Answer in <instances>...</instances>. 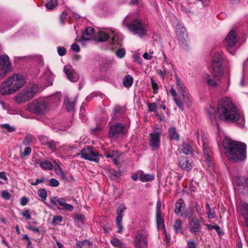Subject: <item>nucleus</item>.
Returning <instances> with one entry per match:
<instances>
[{
  "instance_id": "48",
  "label": "nucleus",
  "mask_w": 248,
  "mask_h": 248,
  "mask_svg": "<svg viewBox=\"0 0 248 248\" xmlns=\"http://www.w3.org/2000/svg\"><path fill=\"white\" fill-rule=\"evenodd\" d=\"M111 44H117L120 46H121V40H120L118 39V36L116 35V34H114L113 35V37L112 38L111 40Z\"/></svg>"
},
{
  "instance_id": "21",
  "label": "nucleus",
  "mask_w": 248,
  "mask_h": 248,
  "mask_svg": "<svg viewBox=\"0 0 248 248\" xmlns=\"http://www.w3.org/2000/svg\"><path fill=\"white\" fill-rule=\"evenodd\" d=\"M241 214L244 218L245 226L248 228V203L242 204L240 209Z\"/></svg>"
},
{
  "instance_id": "54",
  "label": "nucleus",
  "mask_w": 248,
  "mask_h": 248,
  "mask_svg": "<svg viewBox=\"0 0 248 248\" xmlns=\"http://www.w3.org/2000/svg\"><path fill=\"white\" fill-rule=\"evenodd\" d=\"M1 197L5 200H9L11 198V194L7 190H4L1 192Z\"/></svg>"
},
{
  "instance_id": "39",
  "label": "nucleus",
  "mask_w": 248,
  "mask_h": 248,
  "mask_svg": "<svg viewBox=\"0 0 248 248\" xmlns=\"http://www.w3.org/2000/svg\"><path fill=\"white\" fill-rule=\"evenodd\" d=\"M57 0H49L45 4L46 7L48 9H53L57 5Z\"/></svg>"
},
{
  "instance_id": "32",
  "label": "nucleus",
  "mask_w": 248,
  "mask_h": 248,
  "mask_svg": "<svg viewBox=\"0 0 248 248\" xmlns=\"http://www.w3.org/2000/svg\"><path fill=\"white\" fill-rule=\"evenodd\" d=\"M123 82L125 87H130L133 83V78L131 75H127L124 78Z\"/></svg>"
},
{
  "instance_id": "1",
  "label": "nucleus",
  "mask_w": 248,
  "mask_h": 248,
  "mask_svg": "<svg viewBox=\"0 0 248 248\" xmlns=\"http://www.w3.org/2000/svg\"><path fill=\"white\" fill-rule=\"evenodd\" d=\"M217 111L219 119L226 122L235 123L242 127L245 124V117L232 103L231 98L220 99L217 106Z\"/></svg>"
},
{
  "instance_id": "47",
  "label": "nucleus",
  "mask_w": 248,
  "mask_h": 248,
  "mask_svg": "<svg viewBox=\"0 0 248 248\" xmlns=\"http://www.w3.org/2000/svg\"><path fill=\"white\" fill-rule=\"evenodd\" d=\"M31 152V148L30 147H26L23 153H21L20 156L21 157L24 158L26 156L30 155Z\"/></svg>"
},
{
  "instance_id": "60",
  "label": "nucleus",
  "mask_w": 248,
  "mask_h": 248,
  "mask_svg": "<svg viewBox=\"0 0 248 248\" xmlns=\"http://www.w3.org/2000/svg\"><path fill=\"white\" fill-rule=\"evenodd\" d=\"M174 100L176 105L179 107L181 110L183 111L184 110V105L182 102L179 100L177 98L175 99Z\"/></svg>"
},
{
  "instance_id": "20",
  "label": "nucleus",
  "mask_w": 248,
  "mask_h": 248,
  "mask_svg": "<svg viewBox=\"0 0 248 248\" xmlns=\"http://www.w3.org/2000/svg\"><path fill=\"white\" fill-rule=\"evenodd\" d=\"M175 205V214L180 217L184 216V213L185 212V203L184 200L182 198L179 199L176 202Z\"/></svg>"
},
{
  "instance_id": "10",
  "label": "nucleus",
  "mask_w": 248,
  "mask_h": 248,
  "mask_svg": "<svg viewBox=\"0 0 248 248\" xmlns=\"http://www.w3.org/2000/svg\"><path fill=\"white\" fill-rule=\"evenodd\" d=\"M50 202L51 204L59 210L72 212L74 209L73 206L67 203L66 199L64 198H58L57 196H53L51 198Z\"/></svg>"
},
{
  "instance_id": "55",
  "label": "nucleus",
  "mask_w": 248,
  "mask_h": 248,
  "mask_svg": "<svg viewBox=\"0 0 248 248\" xmlns=\"http://www.w3.org/2000/svg\"><path fill=\"white\" fill-rule=\"evenodd\" d=\"M21 215L26 218V220H29L31 218V215L29 210H24Z\"/></svg>"
},
{
  "instance_id": "53",
  "label": "nucleus",
  "mask_w": 248,
  "mask_h": 248,
  "mask_svg": "<svg viewBox=\"0 0 248 248\" xmlns=\"http://www.w3.org/2000/svg\"><path fill=\"white\" fill-rule=\"evenodd\" d=\"M57 52L60 56H62L66 54V50L64 47L59 46L57 48Z\"/></svg>"
},
{
  "instance_id": "44",
  "label": "nucleus",
  "mask_w": 248,
  "mask_h": 248,
  "mask_svg": "<svg viewBox=\"0 0 248 248\" xmlns=\"http://www.w3.org/2000/svg\"><path fill=\"white\" fill-rule=\"evenodd\" d=\"M38 195L42 199V201L46 200L47 197V192L45 189L41 188L38 191Z\"/></svg>"
},
{
  "instance_id": "63",
  "label": "nucleus",
  "mask_w": 248,
  "mask_h": 248,
  "mask_svg": "<svg viewBox=\"0 0 248 248\" xmlns=\"http://www.w3.org/2000/svg\"><path fill=\"white\" fill-rule=\"evenodd\" d=\"M28 202H29V200L27 198H26L25 197H22L21 200V203H20L21 205L22 206H25L27 204Z\"/></svg>"
},
{
  "instance_id": "22",
  "label": "nucleus",
  "mask_w": 248,
  "mask_h": 248,
  "mask_svg": "<svg viewBox=\"0 0 248 248\" xmlns=\"http://www.w3.org/2000/svg\"><path fill=\"white\" fill-rule=\"evenodd\" d=\"M94 32V29L92 27L87 28L83 32L81 39L82 40H88L93 35Z\"/></svg>"
},
{
  "instance_id": "6",
  "label": "nucleus",
  "mask_w": 248,
  "mask_h": 248,
  "mask_svg": "<svg viewBox=\"0 0 248 248\" xmlns=\"http://www.w3.org/2000/svg\"><path fill=\"white\" fill-rule=\"evenodd\" d=\"M38 90L37 85H30L23 90L16 97L15 101L18 104L29 101L35 95Z\"/></svg>"
},
{
  "instance_id": "9",
  "label": "nucleus",
  "mask_w": 248,
  "mask_h": 248,
  "mask_svg": "<svg viewBox=\"0 0 248 248\" xmlns=\"http://www.w3.org/2000/svg\"><path fill=\"white\" fill-rule=\"evenodd\" d=\"M12 64L9 57L7 55H0V78H3L11 72Z\"/></svg>"
},
{
  "instance_id": "7",
  "label": "nucleus",
  "mask_w": 248,
  "mask_h": 248,
  "mask_svg": "<svg viewBox=\"0 0 248 248\" xmlns=\"http://www.w3.org/2000/svg\"><path fill=\"white\" fill-rule=\"evenodd\" d=\"M223 56L222 54L217 52L213 57L212 66L213 74L216 78H219L223 75Z\"/></svg>"
},
{
  "instance_id": "51",
  "label": "nucleus",
  "mask_w": 248,
  "mask_h": 248,
  "mask_svg": "<svg viewBox=\"0 0 248 248\" xmlns=\"http://www.w3.org/2000/svg\"><path fill=\"white\" fill-rule=\"evenodd\" d=\"M46 179L44 177L42 178V179H37L35 182H33L32 179H29V182L30 183V184L32 186H37L40 183H45V182Z\"/></svg>"
},
{
  "instance_id": "49",
  "label": "nucleus",
  "mask_w": 248,
  "mask_h": 248,
  "mask_svg": "<svg viewBox=\"0 0 248 248\" xmlns=\"http://www.w3.org/2000/svg\"><path fill=\"white\" fill-rule=\"evenodd\" d=\"M116 56L119 58H123L125 55V50L124 48H120L116 51Z\"/></svg>"
},
{
  "instance_id": "16",
  "label": "nucleus",
  "mask_w": 248,
  "mask_h": 248,
  "mask_svg": "<svg viewBox=\"0 0 248 248\" xmlns=\"http://www.w3.org/2000/svg\"><path fill=\"white\" fill-rule=\"evenodd\" d=\"M196 145L192 141H184L179 147L178 151L186 155H192L195 152Z\"/></svg>"
},
{
  "instance_id": "31",
  "label": "nucleus",
  "mask_w": 248,
  "mask_h": 248,
  "mask_svg": "<svg viewBox=\"0 0 248 248\" xmlns=\"http://www.w3.org/2000/svg\"><path fill=\"white\" fill-rule=\"evenodd\" d=\"M139 178L141 182H146L153 180L155 178V177L153 174H145L141 171Z\"/></svg>"
},
{
  "instance_id": "43",
  "label": "nucleus",
  "mask_w": 248,
  "mask_h": 248,
  "mask_svg": "<svg viewBox=\"0 0 248 248\" xmlns=\"http://www.w3.org/2000/svg\"><path fill=\"white\" fill-rule=\"evenodd\" d=\"M147 106L149 112H156L157 106L155 103H150L148 102Z\"/></svg>"
},
{
  "instance_id": "62",
  "label": "nucleus",
  "mask_w": 248,
  "mask_h": 248,
  "mask_svg": "<svg viewBox=\"0 0 248 248\" xmlns=\"http://www.w3.org/2000/svg\"><path fill=\"white\" fill-rule=\"evenodd\" d=\"M215 112V110L213 108H212L211 110H209L208 111V113L209 114L210 118L212 121H213V119H215V116L214 113Z\"/></svg>"
},
{
  "instance_id": "33",
  "label": "nucleus",
  "mask_w": 248,
  "mask_h": 248,
  "mask_svg": "<svg viewBox=\"0 0 248 248\" xmlns=\"http://www.w3.org/2000/svg\"><path fill=\"white\" fill-rule=\"evenodd\" d=\"M205 80L209 88H214L217 87L218 85L216 81L209 75L206 76Z\"/></svg>"
},
{
  "instance_id": "26",
  "label": "nucleus",
  "mask_w": 248,
  "mask_h": 248,
  "mask_svg": "<svg viewBox=\"0 0 248 248\" xmlns=\"http://www.w3.org/2000/svg\"><path fill=\"white\" fill-rule=\"evenodd\" d=\"M43 77L47 80L48 86L52 85L53 74L48 67L45 69Z\"/></svg>"
},
{
  "instance_id": "17",
  "label": "nucleus",
  "mask_w": 248,
  "mask_h": 248,
  "mask_svg": "<svg viewBox=\"0 0 248 248\" xmlns=\"http://www.w3.org/2000/svg\"><path fill=\"white\" fill-rule=\"evenodd\" d=\"M202 225L200 223L199 219L196 217H194L189 222V231L190 232L195 235H197L201 232Z\"/></svg>"
},
{
  "instance_id": "2",
  "label": "nucleus",
  "mask_w": 248,
  "mask_h": 248,
  "mask_svg": "<svg viewBox=\"0 0 248 248\" xmlns=\"http://www.w3.org/2000/svg\"><path fill=\"white\" fill-rule=\"evenodd\" d=\"M223 146L230 161L237 163L246 158L247 146L245 143L226 139L223 141Z\"/></svg>"
},
{
  "instance_id": "59",
  "label": "nucleus",
  "mask_w": 248,
  "mask_h": 248,
  "mask_svg": "<svg viewBox=\"0 0 248 248\" xmlns=\"http://www.w3.org/2000/svg\"><path fill=\"white\" fill-rule=\"evenodd\" d=\"M186 248H197V244L193 241H188Z\"/></svg>"
},
{
  "instance_id": "64",
  "label": "nucleus",
  "mask_w": 248,
  "mask_h": 248,
  "mask_svg": "<svg viewBox=\"0 0 248 248\" xmlns=\"http://www.w3.org/2000/svg\"><path fill=\"white\" fill-rule=\"evenodd\" d=\"M208 214V217L209 218H214L215 217V212L212 211V210H209L207 212Z\"/></svg>"
},
{
  "instance_id": "56",
  "label": "nucleus",
  "mask_w": 248,
  "mask_h": 248,
  "mask_svg": "<svg viewBox=\"0 0 248 248\" xmlns=\"http://www.w3.org/2000/svg\"><path fill=\"white\" fill-rule=\"evenodd\" d=\"M2 127L5 128L9 132H12L15 130V128L14 127L11 126L8 124H2Z\"/></svg>"
},
{
  "instance_id": "24",
  "label": "nucleus",
  "mask_w": 248,
  "mask_h": 248,
  "mask_svg": "<svg viewBox=\"0 0 248 248\" xmlns=\"http://www.w3.org/2000/svg\"><path fill=\"white\" fill-rule=\"evenodd\" d=\"M64 72L70 81L72 82H75L77 81V78L75 77L76 74L73 69H71L70 67L65 66L64 68Z\"/></svg>"
},
{
  "instance_id": "50",
  "label": "nucleus",
  "mask_w": 248,
  "mask_h": 248,
  "mask_svg": "<svg viewBox=\"0 0 248 248\" xmlns=\"http://www.w3.org/2000/svg\"><path fill=\"white\" fill-rule=\"evenodd\" d=\"M151 83L153 89L154 94H156L158 93V87L157 84L155 82L153 78H151Z\"/></svg>"
},
{
  "instance_id": "27",
  "label": "nucleus",
  "mask_w": 248,
  "mask_h": 248,
  "mask_svg": "<svg viewBox=\"0 0 248 248\" xmlns=\"http://www.w3.org/2000/svg\"><path fill=\"white\" fill-rule=\"evenodd\" d=\"M92 245V242L88 239L82 241H77L76 243V246L78 248H90Z\"/></svg>"
},
{
  "instance_id": "52",
  "label": "nucleus",
  "mask_w": 248,
  "mask_h": 248,
  "mask_svg": "<svg viewBox=\"0 0 248 248\" xmlns=\"http://www.w3.org/2000/svg\"><path fill=\"white\" fill-rule=\"evenodd\" d=\"M59 185V182L55 178H51L49 181V186L52 187H57Z\"/></svg>"
},
{
  "instance_id": "4",
  "label": "nucleus",
  "mask_w": 248,
  "mask_h": 248,
  "mask_svg": "<svg viewBox=\"0 0 248 248\" xmlns=\"http://www.w3.org/2000/svg\"><path fill=\"white\" fill-rule=\"evenodd\" d=\"M49 108L48 102L44 98H40L29 103L27 109L33 114L40 116L46 114Z\"/></svg>"
},
{
  "instance_id": "12",
  "label": "nucleus",
  "mask_w": 248,
  "mask_h": 248,
  "mask_svg": "<svg viewBox=\"0 0 248 248\" xmlns=\"http://www.w3.org/2000/svg\"><path fill=\"white\" fill-rule=\"evenodd\" d=\"M176 33L179 43L183 45L184 47H187L188 42V35L186 29L180 23L176 26Z\"/></svg>"
},
{
  "instance_id": "45",
  "label": "nucleus",
  "mask_w": 248,
  "mask_h": 248,
  "mask_svg": "<svg viewBox=\"0 0 248 248\" xmlns=\"http://www.w3.org/2000/svg\"><path fill=\"white\" fill-rule=\"evenodd\" d=\"M64 104L68 111H72L74 109V102H71L68 99H67L66 100L64 101Z\"/></svg>"
},
{
  "instance_id": "15",
  "label": "nucleus",
  "mask_w": 248,
  "mask_h": 248,
  "mask_svg": "<svg viewBox=\"0 0 248 248\" xmlns=\"http://www.w3.org/2000/svg\"><path fill=\"white\" fill-rule=\"evenodd\" d=\"M147 233L145 231L139 232L135 237L136 248H147Z\"/></svg>"
},
{
  "instance_id": "8",
  "label": "nucleus",
  "mask_w": 248,
  "mask_h": 248,
  "mask_svg": "<svg viewBox=\"0 0 248 248\" xmlns=\"http://www.w3.org/2000/svg\"><path fill=\"white\" fill-rule=\"evenodd\" d=\"M80 155L81 157L85 160L93 161L96 162H99V153L92 147L87 146L80 150L79 153L77 154V156Z\"/></svg>"
},
{
  "instance_id": "46",
  "label": "nucleus",
  "mask_w": 248,
  "mask_h": 248,
  "mask_svg": "<svg viewBox=\"0 0 248 248\" xmlns=\"http://www.w3.org/2000/svg\"><path fill=\"white\" fill-rule=\"evenodd\" d=\"M32 140V136L30 134H28L25 136L24 140L23 141V144L24 145H28L31 143Z\"/></svg>"
},
{
  "instance_id": "18",
  "label": "nucleus",
  "mask_w": 248,
  "mask_h": 248,
  "mask_svg": "<svg viewBox=\"0 0 248 248\" xmlns=\"http://www.w3.org/2000/svg\"><path fill=\"white\" fill-rule=\"evenodd\" d=\"M224 41L227 45L226 48L227 49L233 46L237 42L235 31L232 30L225 38Z\"/></svg>"
},
{
  "instance_id": "30",
  "label": "nucleus",
  "mask_w": 248,
  "mask_h": 248,
  "mask_svg": "<svg viewBox=\"0 0 248 248\" xmlns=\"http://www.w3.org/2000/svg\"><path fill=\"white\" fill-rule=\"evenodd\" d=\"M44 146H47L52 152H55L59 147V143L57 141L50 140L49 142L44 143Z\"/></svg>"
},
{
  "instance_id": "5",
  "label": "nucleus",
  "mask_w": 248,
  "mask_h": 248,
  "mask_svg": "<svg viewBox=\"0 0 248 248\" xmlns=\"http://www.w3.org/2000/svg\"><path fill=\"white\" fill-rule=\"evenodd\" d=\"M147 24L142 22L140 18L133 19L128 25L129 31L134 35H138L140 37H144L147 33Z\"/></svg>"
},
{
  "instance_id": "42",
  "label": "nucleus",
  "mask_w": 248,
  "mask_h": 248,
  "mask_svg": "<svg viewBox=\"0 0 248 248\" xmlns=\"http://www.w3.org/2000/svg\"><path fill=\"white\" fill-rule=\"evenodd\" d=\"M62 217L60 215L54 216L53 220L51 222V224L53 226H56L57 224H59L60 223L62 222Z\"/></svg>"
},
{
  "instance_id": "14",
  "label": "nucleus",
  "mask_w": 248,
  "mask_h": 248,
  "mask_svg": "<svg viewBox=\"0 0 248 248\" xmlns=\"http://www.w3.org/2000/svg\"><path fill=\"white\" fill-rule=\"evenodd\" d=\"M126 134L125 127L122 123H117L111 125L109 128L108 135L110 138L118 137Z\"/></svg>"
},
{
  "instance_id": "38",
  "label": "nucleus",
  "mask_w": 248,
  "mask_h": 248,
  "mask_svg": "<svg viewBox=\"0 0 248 248\" xmlns=\"http://www.w3.org/2000/svg\"><path fill=\"white\" fill-rule=\"evenodd\" d=\"M183 98L184 102L187 105H189L192 100L191 96L188 94V91L181 93Z\"/></svg>"
},
{
  "instance_id": "35",
  "label": "nucleus",
  "mask_w": 248,
  "mask_h": 248,
  "mask_svg": "<svg viewBox=\"0 0 248 248\" xmlns=\"http://www.w3.org/2000/svg\"><path fill=\"white\" fill-rule=\"evenodd\" d=\"M108 175L111 180H115L119 177L120 173L113 169H109L108 170Z\"/></svg>"
},
{
  "instance_id": "36",
  "label": "nucleus",
  "mask_w": 248,
  "mask_h": 248,
  "mask_svg": "<svg viewBox=\"0 0 248 248\" xmlns=\"http://www.w3.org/2000/svg\"><path fill=\"white\" fill-rule=\"evenodd\" d=\"M98 41L99 42H103L107 40L109 37L108 34L105 31H101L98 34Z\"/></svg>"
},
{
  "instance_id": "61",
  "label": "nucleus",
  "mask_w": 248,
  "mask_h": 248,
  "mask_svg": "<svg viewBox=\"0 0 248 248\" xmlns=\"http://www.w3.org/2000/svg\"><path fill=\"white\" fill-rule=\"evenodd\" d=\"M71 49L76 52H78L80 50L79 46L78 44L76 43L72 45Z\"/></svg>"
},
{
  "instance_id": "58",
  "label": "nucleus",
  "mask_w": 248,
  "mask_h": 248,
  "mask_svg": "<svg viewBox=\"0 0 248 248\" xmlns=\"http://www.w3.org/2000/svg\"><path fill=\"white\" fill-rule=\"evenodd\" d=\"M27 229L32 231L38 234H39L40 233V231L39 230V228H34L31 225H29V226H27Z\"/></svg>"
},
{
  "instance_id": "11",
  "label": "nucleus",
  "mask_w": 248,
  "mask_h": 248,
  "mask_svg": "<svg viewBox=\"0 0 248 248\" xmlns=\"http://www.w3.org/2000/svg\"><path fill=\"white\" fill-rule=\"evenodd\" d=\"M202 150L204 157L206 163L209 167H212L214 165V154L212 152L207 140L206 138H202Z\"/></svg>"
},
{
  "instance_id": "3",
  "label": "nucleus",
  "mask_w": 248,
  "mask_h": 248,
  "mask_svg": "<svg viewBox=\"0 0 248 248\" xmlns=\"http://www.w3.org/2000/svg\"><path fill=\"white\" fill-rule=\"evenodd\" d=\"M25 83L24 77L20 74H13L2 83L0 87V93L8 95L20 89Z\"/></svg>"
},
{
  "instance_id": "25",
  "label": "nucleus",
  "mask_w": 248,
  "mask_h": 248,
  "mask_svg": "<svg viewBox=\"0 0 248 248\" xmlns=\"http://www.w3.org/2000/svg\"><path fill=\"white\" fill-rule=\"evenodd\" d=\"M169 138L170 140L178 141L179 140L180 136L177 132L175 127H170L168 130Z\"/></svg>"
},
{
  "instance_id": "19",
  "label": "nucleus",
  "mask_w": 248,
  "mask_h": 248,
  "mask_svg": "<svg viewBox=\"0 0 248 248\" xmlns=\"http://www.w3.org/2000/svg\"><path fill=\"white\" fill-rule=\"evenodd\" d=\"M178 166L183 170L189 171L192 169V166L189 162L188 157L181 156L178 159Z\"/></svg>"
},
{
  "instance_id": "29",
  "label": "nucleus",
  "mask_w": 248,
  "mask_h": 248,
  "mask_svg": "<svg viewBox=\"0 0 248 248\" xmlns=\"http://www.w3.org/2000/svg\"><path fill=\"white\" fill-rule=\"evenodd\" d=\"M126 209V207L124 203L121 204L116 211L117 217L116 220H123V212Z\"/></svg>"
},
{
  "instance_id": "41",
  "label": "nucleus",
  "mask_w": 248,
  "mask_h": 248,
  "mask_svg": "<svg viewBox=\"0 0 248 248\" xmlns=\"http://www.w3.org/2000/svg\"><path fill=\"white\" fill-rule=\"evenodd\" d=\"M244 178H242L240 176H235L233 178V181L234 184L238 186H244V183L243 184V180L244 181Z\"/></svg>"
},
{
  "instance_id": "13",
  "label": "nucleus",
  "mask_w": 248,
  "mask_h": 248,
  "mask_svg": "<svg viewBox=\"0 0 248 248\" xmlns=\"http://www.w3.org/2000/svg\"><path fill=\"white\" fill-rule=\"evenodd\" d=\"M161 132L154 130L149 136V146L154 151H157L160 146Z\"/></svg>"
},
{
  "instance_id": "34",
  "label": "nucleus",
  "mask_w": 248,
  "mask_h": 248,
  "mask_svg": "<svg viewBox=\"0 0 248 248\" xmlns=\"http://www.w3.org/2000/svg\"><path fill=\"white\" fill-rule=\"evenodd\" d=\"M41 167L45 170H52L53 169V165L49 161L43 160L42 163H41Z\"/></svg>"
},
{
  "instance_id": "57",
  "label": "nucleus",
  "mask_w": 248,
  "mask_h": 248,
  "mask_svg": "<svg viewBox=\"0 0 248 248\" xmlns=\"http://www.w3.org/2000/svg\"><path fill=\"white\" fill-rule=\"evenodd\" d=\"M117 226L118 228V230L117 231V232L121 233H122L123 227L122 225V220H116Z\"/></svg>"
},
{
  "instance_id": "23",
  "label": "nucleus",
  "mask_w": 248,
  "mask_h": 248,
  "mask_svg": "<svg viewBox=\"0 0 248 248\" xmlns=\"http://www.w3.org/2000/svg\"><path fill=\"white\" fill-rule=\"evenodd\" d=\"M182 226L183 222L180 219H177L174 221L173 224V229L176 233H184V229Z\"/></svg>"
},
{
  "instance_id": "37",
  "label": "nucleus",
  "mask_w": 248,
  "mask_h": 248,
  "mask_svg": "<svg viewBox=\"0 0 248 248\" xmlns=\"http://www.w3.org/2000/svg\"><path fill=\"white\" fill-rule=\"evenodd\" d=\"M156 221L158 227L162 226L165 229L164 220L161 216V213L156 214Z\"/></svg>"
},
{
  "instance_id": "28",
  "label": "nucleus",
  "mask_w": 248,
  "mask_h": 248,
  "mask_svg": "<svg viewBox=\"0 0 248 248\" xmlns=\"http://www.w3.org/2000/svg\"><path fill=\"white\" fill-rule=\"evenodd\" d=\"M176 77V84L177 85V90L178 91L181 93H183L184 92H187V89L183 82V81L181 80L180 78H179L178 77L177 75H175Z\"/></svg>"
},
{
  "instance_id": "40",
  "label": "nucleus",
  "mask_w": 248,
  "mask_h": 248,
  "mask_svg": "<svg viewBox=\"0 0 248 248\" xmlns=\"http://www.w3.org/2000/svg\"><path fill=\"white\" fill-rule=\"evenodd\" d=\"M110 243L113 246L118 248H121L124 245L118 238H113Z\"/></svg>"
}]
</instances>
